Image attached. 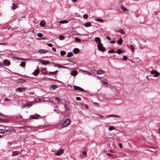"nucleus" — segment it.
<instances>
[{
	"instance_id": "4c0bfd02",
	"label": "nucleus",
	"mask_w": 160,
	"mask_h": 160,
	"mask_svg": "<svg viewBox=\"0 0 160 160\" xmlns=\"http://www.w3.org/2000/svg\"><path fill=\"white\" fill-rule=\"evenodd\" d=\"M102 82L103 85L105 86V87H107V83H108L102 81Z\"/></svg>"
},
{
	"instance_id": "864d4df0",
	"label": "nucleus",
	"mask_w": 160,
	"mask_h": 160,
	"mask_svg": "<svg viewBox=\"0 0 160 160\" xmlns=\"http://www.w3.org/2000/svg\"><path fill=\"white\" fill-rule=\"evenodd\" d=\"M106 39L110 41L111 40V38L109 36H107L106 37Z\"/></svg>"
},
{
	"instance_id": "2f4dec72",
	"label": "nucleus",
	"mask_w": 160,
	"mask_h": 160,
	"mask_svg": "<svg viewBox=\"0 0 160 160\" xmlns=\"http://www.w3.org/2000/svg\"><path fill=\"white\" fill-rule=\"evenodd\" d=\"M59 38L60 40H63L64 38V37L63 36L60 35L59 36Z\"/></svg>"
},
{
	"instance_id": "680f3d73",
	"label": "nucleus",
	"mask_w": 160,
	"mask_h": 160,
	"mask_svg": "<svg viewBox=\"0 0 160 160\" xmlns=\"http://www.w3.org/2000/svg\"><path fill=\"white\" fill-rule=\"evenodd\" d=\"M5 120H6L5 119H2V118H0V122L4 121Z\"/></svg>"
},
{
	"instance_id": "e2e57ef3",
	"label": "nucleus",
	"mask_w": 160,
	"mask_h": 160,
	"mask_svg": "<svg viewBox=\"0 0 160 160\" xmlns=\"http://www.w3.org/2000/svg\"><path fill=\"white\" fill-rule=\"evenodd\" d=\"M22 108H26V104L22 106Z\"/></svg>"
},
{
	"instance_id": "a211bd4d",
	"label": "nucleus",
	"mask_w": 160,
	"mask_h": 160,
	"mask_svg": "<svg viewBox=\"0 0 160 160\" xmlns=\"http://www.w3.org/2000/svg\"><path fill=\"white\" fill-rule=\"evenodd\" d=\"M104 72L102 70H98L97 72V74H101L103 73Z\"/></svg>"
},
{
	"instance_id": "bf43d9fd",
	"label": "nucleus",
	"mask_w": 160,
	"mask_h": 160,
	"mask_svg": "<svg viewBox=\"0 0 160 160\" xmlns=\"http://www.w3.org/2000/svg\"><path fill=\"white\" fill-rule=\"evenodd\" d=\"M84 106L87 108H88V107L87 105L86 104H84Z\"/></svg>"
},
{
	"instance_id": "cd10ccee",
	"label": "nucleus",
	"mask_w": 160,
	"mask_h": 160,
	"mask_svg": "<svg viewBox=\"0 0 160 160\" xmlns=\"http://www.w3.org/2000/svg\"><path fill=\"white\" fill-rule=\"evenodd\" d=\"M18 152L17 151H14L12 152V156H15L18 155Z\"/></svg>"
},
{
	"instance_id": "dca6fc26",
	"label": "nucleus",
	"mask_w": 160,
	"mask_h": 160,
	"mask_svg": "<svg viewBox=\"0 0 160 160\" xmlns=\"http://www.w3.org/2000/svg\"><path fill=\"white\" fill-rule=\"evenodd\" d=\"M12 10H15L16 8H17L18 7L17 5H15L14 3H13L12 4Z\"/></svg>"
},
{
	"instance_id": "774afa93",
	"label": "nucleus",
	"mask_w": 160,
	"mask_h": 160,
	"mask_svg": "<svg viewBox=\"0 0 160 160\" xmlns=\"http://www.w3.org/2000/svg\"><path fill=\"white\" fill-rule=\"evenodd\" d=\"M114 117H117V118H119L120 117L119 116L114 115Z\"/></svg>"
},
{
	"instance_id": "ddd939ff",
	"label": "nucleus",
	"mask_w": 160,
	"mask_h": 160,
	"mask_svg": "<svg viewBox=\"0 0 160 160\" xmlns=\"http://www.w3.org/2000/svg\"><path fill=\"white\" fill-rule=\"evenodd\" d=\"M84 26L86 27H88L91 26L92 24L90 22H87L84 24Z\"/></svg>"
},
{
	"instance_id": "473e14b6",
	"label": "nucleus",
	"mask_w": 160,
	"mask_h": 160,
	"mask_svg": "<svg viewBox=\"0 0 160 160\" xmlns=\"http://www.w3.org/2000/svg\"><path fill=\"white\" fill-rule=\"evenodd\" d=\"M75 41H76L77 42H81L80 39L79 38H78V37H76L75 38Z\"/></svg>"
},
{
	"instance_id": "a19ab883",
	"label": "nucleus",
	"mask_w": 160,
	"mask_h": 160,
	"mask_svg": "<svg viewBox=\"0 0 160 160\" xmlns=\"http://www.w3.org/2000/svg\"><path fill=\"white\" fill-rule=\"evenodd\" d=\"M5 130L2 129H0V133H4Z\"/></svg>"
},
{
	"instance_id": "0e129e2a",
	"label": "nucleus",
	"mask_w": 160,
	"mask_h": 160,
	"mask_svg": "<svg viewBox=\"0 0 160 160\" xmlns=\"http://www.w3.org/2000/svg\"><path fill=\"white\" fill-rule=\"evenodd\" d=\"M110 43H115V41L113 40H112L110 41Z\"/></svg>"
},
{
	"instance_id": "72a5a7b5",
	"label": "nucleus",
	"mask_w": 160,
	"mask_h": 160,
	"mask_svg": "<svg viewBox=\"0 0 160 160\" xmlns=\"http://www.w3.org/2000/svg\"><path fill=\"white\" fill-rule=\"evenodd\" d=\"M34 101L36 102H40L41 100L39 98H36L34 99Z\"/></svg>"
},
{
	"instance_id": "8fccbe9b",
	"label": "nucleus",
	"mask_w": 160,
	"mask_h": 160,
	"mask_svg": "<svg viewBox=\"0 0 160 160\" xmlns=\"http://www.w3.org/2000/svg\"><path fill=\"white\" fill-rule=\"evenodd\" d=\"M97 21L99 22H101L102 21V20L101 18H97Z\"/></svg>"
},
{
	"instance_id": "c756f323",
	"label": "nucleus",
	"mask_w": 160,
	"mask_h": 160,
	"mask_svg": "<svg viewBox=\"0 0 160 160\" xmlns=\"http://www.w3.org/2000/svg\"><path fill=\"white\" fill-rule=\"evenodd\" d=\"M115 128L113 126H110L108 128V130L109 131H111L112 130L115 129Z\"/></svg>"
},
{
	"instance_id": "c03bdc74",
	"label": "nucleus",
	"mask_w": 160,
	"mask_h": 160,
	"mask_svg": "<svg viewBox=\"0 0 160 160\" xmlns=\"http://www.w3.org/2000/svg\"><path fill=\"white\" fill-rule=\"evenodd\" d=\"M42 35H43L41 33H39L38 35V37L39 38L42 37Z\"/></svg>"
},
{
	"instance_id": "f257e3e1",
	"label": "nucleus",
	"mask_w": 160,
	"mask_h": 160,
	"mask_svg": "<svg viewBox=\"0 0 160 160\" xmlns=\"http://www.w3.org/2000/svg\"><path fill=\"white\" fill-rule=\"evenodd\" d=\"M98 49L100 51L103 52L105 50V48L103 46L101 42H99L98 45Z\"/></svg>"
},
{
	"instance_id": "1a4fd4ad",
	"label": "nucleus",
	"mask_w": 160,
	"mask_h": 160,
	"mask_svg": "<svg viewBox=\"0 0 160 160\" xmlns=\"http://www.w3.org/2000/svg\"><path fill=\"white\" fill-rule=\"evenodd\" d=\"M73 52L75 54H77L79 52V49L77 48H75L73 50Z\"/></svg>"
},
{
	"instance_id": "5fc2aeb1",
	"label": "nucleus",
	"mask_w": 160,
	"mask_h": 160,
	"mask_svg": "<svg viewBox=\"0 0 160 160\" xmlns=\"http://www.w3.org/2000/svg\"><path fill=\"white\" fill-rule=\"evenodd\" d=\"M54 66L55 67H58V66H59V64L56 63L54 64Z\"/></svg>"
},
{
	"instance_id": "a18cd8bd",
	"label": "nucleus",
	"mask_w": 160,
	"mask_h": 160,
	"mask_svg": "<svg viewBox=\"0 0 160 160\" xmlns=\"http://www.w3.org/2000/svg\"><path fill=\"white\" fill-rule=\"evenodd\" d=\"M156 71L152 70L151 71L150 73L152 74H154L155 72Z\"/></svg>"
},
{
	"instance_id": "f03ea898",
	"label": "nucleus",
	"mask_w": 160,
	"mask_h": 160,
	"mask_svg": "<svg viewBox=\"0 0 160 160\" xmlns=\"http://www.w3.org/2000/svg\"><path fill=\"white\" fill-rule=\"evenodd\" d=\"M70 121L69 119L67 118L66 119L63 123L62 128L65 127L68 125L70 124Z\"/></svg>"
},
{
	"instance_id": "f3484780",
	"label": "nucleus",
	"mask_w": 160,
	"mask_h": 160,
	"mask_svg": "<svg viewBox=\"0 0 160 160\" xmlns=\"http://www.w3.org/2000/svg\"><path fill=\"white\" fill-rule=\"evenodd\" d=\"M51 88H52L53 90H54L58 87V86L56 85H51Z\"/></svg>"
},
{
	"instance_id": "aec40b11",
	"label": "nucleus",
	"mask_w": 160,
	"mask_h": 160,
	"mask_svg": "<svg viewBox=\"0 0 160 160\" xmlns=\"http://www.w3.org/2000/svg\"><path fill=\"white\" fill-rule=\"evenodd\" d=\"M60 55L62 56H63L66 54V52L64 51H61L60 52Z\"/></svg>"
},
{
	"instance_id": "49530a36",
	"label": "nucleus",
	"mask_w": 160,
	"mask_h": 160,
	"mask_svg": "<svg viewBox=\"0 0 160 160\" xmlns=\"http://www.w3.org/2000/svg\"><path fill=\"white\" fill-rule=\"evenodd\" d=\"M47 45L48 46H49V47H52V44H51V43H47Z\"/></svg>"
},
{
	"instance_id": "603ef678",
	"label": "nucleus",
	"mask_w": 160,
	"mask_h": 160,
	"mask_svg": "<svg viewBox=\"0 0 160 160\" xmlns=\"http://www.w3.org/2000/svg\"><path fill=\"white\" fill-rule=\"evenodd\" d=\"M114 117V115L111 114V115H108L106 116V118H108L109 117Z\"/></svg>"
},
{
	"instance_id": "9b49d317",
	"label": "nucleus",
	"mask_w": 160,
	"mask_h": 160,
	"mask_svg": "<svg viewBox=\"0 0 160 160\" xmlns=\"http://www.w3.org/2000/svg\"><path fill=\"white\" fill-rule=\"evenodd\" d=\"M38 52L41 53H46L48 52V51L44 49H40Z\"/></svg>"
},
{
	"instance_id": "a878e982",
	"label": "nucleus",
	"mask_w": 160,
	"mask_h": 160,
	"mask_svg": "<svg viewBox=\"0 0 160 160\" xmlns=\"http://www.w3.org/2000/svg\"><path fill=\"white\" fill-rule=\"evenodd\" d=\"M73 54L71 52H68V54L67 55V57H71L73 56Z\"/></svg>"
},
{
	"instance_id": "412c9836",
	"label": "nucleus",
	"mask_w": 160,
	"mask_h": 160,
	"mask_svg": "<svg viewBox=\"0 0 160 160\" xmlns=\"http://www.w3.org/2000/svg\"><path fill=\"white\" fill-rule=\"evenodd\" d=\"M26 65V62L24 61H22L21 62L20 64V66L22 67H24Z\"/></svg>"
},
{
	"instance_id": "13d9d810",
	"label": "nucleus",
	"mask_w": 160,
	"mask_h": 160,
	"mask_svg": "<svg viewBox=\"0 0 160 160\" xmlns=\"http://www.w3.org/2000/svg\"><path fill=\"white\" fill-rule=\"evenodd\" d=\"M7 44V43H0V45H6Z\"/></svg>"
},
{
	"instance_id": "39448f33",
	"label": "nucleus",
	"mask_w": 160,
	"mask_h": 160,
	"mask_svg": "<svg viewBox=\"0 0 160 160\" xmlns=\"http://www.w3.org/2000/svg\"><path fill=\"white\" fill-rule=\"evenodd\" d=\"M78 74V72L76 70H74L71 71L70 74L72 76H75Z\"/></svg>"
},
{
	"instance_id": "79ce46f5",
	"label": "nucleus",
	"mask_w": 160,
	"mask_h": 160,
	"mask_svg": "<svg viewBox=\"0 0 160 160\" xmlns=\"http://www.w3.org/2000/svg\"><path fill=\"white\" fill-rule=\"evenodd\" d=\"M20 82L21 83H24L25 82V80L22 79H20Z\"/></svg>"
},
{
	"instance_id": "20e7f679",
	"label": "nucleus",
	"mask_w": 160,
	"mask_h": 160,
	"mask_svg": "<svg viewBox=\"0 0 160 160\" xmlns=\"http://www.w3.org/2000/svg\"><path fill=\"white\" fill-rule=\"evenodd\" d=\"M74 89L75 90H78L79 91H84V90L81 87L77 86L76 85H74L73 87Z\"/></svg>"
},
{
	"instance_id": "09e8293b",
	"label": "nucleus",
	"mask_w": 160,
	"mask_h": 160,
	"mask_svg": "<svg viewBox=\"0 0 160 160\" xmlns=\"http://www.w3.org/2000/svg\"><path fill=\"white\" fill-rule=\"evenodd\" d=\"M12 131V129H11L9 128L8 129H7L6 130V132H10Z\"/></svg>"
},
{
	"instance_id": "338daca9",
	"label": "nucleus",
	"mask_w": 160,
	"mask_h": 160,
	"mask_svg": "<svg viewBox=\"0 0 160 160\" xmlns=\"http://www.w3.org/2000/svg\"><path fill=\"white\" fill-rule=\"evenodd\" d=\"M98 115L99 116L100 118H104V116H102L101 115L99 114H98Z\"/></svg>"
},
{
	"instance_id": "9d476101",
	"label": "nucleus",
	"mask_w": 160,
	"mask_h": 160,
	"mask_svg": "<svg viewBox=\"0 0 160 160\" xmlns=\"http://www.w3.org/2000/svg\"><path fill=\"white\" fill-rule=\"evenodd\" d=\"M40 62L43 65H47L49 63V62L48 61L41 60Z\"/></svg>"
},
{
	"instance_id": "c9c22d12",
	"label": "nucleus",
	"mask_w": 160,
	"mask_h": 160,
	"mask_svg": "<svg viewBox=\"0 0 160 160\" xmlns=\"http://www.w3.org/2000/svg\"><path fill=\"white\" fill-rule=\"evenodd\" d=\"M83 18L84 19H86L88 18V16L87 14H84L83 15Z\"/></svg>"
},
{
	"instance_id": "423d86ee",
	"label": "nucleus",
	"mask_w": 160,
	"mask_h": 160,
	"mask_svg": "<svg viewBox=\"0 0 160 160\" xmlns=\"http://www.w3.org/2000/svg\"><path fill=\"white\" fill-rule=\"evenodd\" d=\"M63 152V150L62 149H61L55 153V155L57 156H59L61 155Z\"/></svg>"
},
{
	"instance_id": "ea45409f",
	"label": "nucleus",
	"mask_w": 160,
	"mask_h": 160,
	"mask_svg": "<svg viewBox=\"0 0 160 160\" xmlns=\"http://www.w3.org/2000/svg\"><path fill=\"white\" fill-rule=\"evenodd\" d=\"M127 58L125 56H124L122 58V60L123 61H126L127 60Z\"/></svg>"
},
{
	"instance_id": "6e6d98bb",
	"label": "nucleus",
	"mask_w": 160,
	"mask_h": 160,
	"mask_svg": "<svg viewBox=\"0 0 160 160\" xmlns=\"http://www.w3.org/2000/svg\"><path fill=\"white\" fill-rule=\"evenodd\" d=\"M0 66H5V64L3 63H0Z\"/></svg>"
},
{
	"instance_id": "4468645a",
	"label": "nucleus",
	"mask_w": 160,
	"mask_h": 160,
	"mask_svg": "<svg viewBox=\"0 0 160 160\" xmlns=\"http://www.w3.org/2000/svg\"><path fill=\"white\" fill-rule=\"evenodd\" d=\"M122 42H123V40L122 39V38H119V40H118L117 41V43L118 44L121 45L122 44Z\"/></svg>"
},
{
	"instance_id": "b1692460",
	"label": "nucleus",
	"mask_w": 160,
	"mask_h": 160,
	"mask_svg": "<svg viewBox=\"0 0 160 160\" xmlns=\"http://www.w3.org/2000/svg\"><path fill=\"white\" fill-rule=\"evenodd\" d=\"M100 41H101V39L99 37H96L95 38V41L96 42H100Z\"/></svg>"
},
{
	"instance_id": "0eeeda50",
	"label": "nucleus",
	"mask_w": 160,
	"mask_h": 160,
	"mask_svg": "<svg viewBox=\"0 0 160 160\" xmlns=\"http://www.w3.org/2000/svg\"><path fill=\"white\" fill-rule=\"evenodd\" d=\"M40 71L39 70L36 69L34 72L32 73V74L34 76H37L39 73Z\"/></svg>"
},
{
	"instance_id": "6e6552de",
	"label": "nucleus",
	"mask_w": 160,
	"mask_h": 160,
	"mask_svg": "<svg viewBox=\"0 0 160 160\" xmlns=\"http://www.w3.org/2000/svg\"><path fill=\"white\" fill-rule=\"evenodd\" d=\"M3 63L5 64V66H8L11 64L10 62L7 59L4 60L3 61Z\"/></svg>"
},
{
	"instance_id": "f8f14e48",
	"label": "nucleus",
	"mask_w": 160,
	"mask_h": 160,
	"mask_svg": "<svg viewBox=\"0 0 160 160\" xmlns=\"http://www.w3.org/2000/svg\"><path fill=\"white\" fill-rule=\"evenodd\" d=\"M26 88L23 87H19L17 88L16 90H18L19 92H21L24 91L25 90Z\"/></svg>"
},
{
	"instance_id": "6ab92c4d",
	"label": "nucleus",
	"mask_w": 160,
	"mask_h": 160,
	"mask_svg": "<svg viewBox=\"0 0 160 160\" xmlns=\"http://www.w3.org/2000/svg\"><path fill=\"white\" fill-rule=\"evenodd\" d=\"M108 53H116V52L113 49H112L109 50L108 51Z\"/></svg>"
},
{
	"instance_id": "7ed1b4c3",
	"label": "nucleus",
	"mask_w": 160,
	"mask_h": 160,
	"mask_svg": "<svg viewBox=\"0 0 160 160\" xmlns=\"http://www.w3.org/2000/svg\"><path fill=\"white\" fill-rule=\"evenodd\" d=\"M40 117V115L38 114L35 115H32L29 116V118L30 119H37Z\"/></svg>"
},
{
	"instance_id": "3c124183",
	"label": "nucleus",
	"mask_w": 160,
	"mask_h": 160,
	"mask_svg": "<svg viewBox=\"0 0 160 160\" xmlns=\"http://www.w3.org/2000/svg\"><path fill=\"white\" fill-rule=\"evenodd\" d=\"M76 99L77 101H80L81 100V98L79 97H77L76 98Z\"/></svg>"
},
{
	"instance_id": "5701e85b",
	"label": "nucleus",
	"mask_w": 160,
	"mask_h": 160,
	"mask_svg": "<svg viewBox=\"0 0 160 160\" xmlns=\"http://www.w3.org/2000/svg\"><path fill=\"white\" fill-rule=\"evenodd\" d=\"M26 104V108H29L30 107H31L32 105V102H30L28 103V104Z\"/></svg>"
},
{
	"instance_id": "69168bd1",
	"label": "nucleus",
	"mask_w": 160,
	"mask_h": 160,
	"mask_svg": "<svg viewBox=\"0 0 160 160\" xmlns=\"http://www.w3.org/2000/svg\"><path fill=\"white\" fill-rule=\"evenodd\" d=\"M49 73L51 74H53V75L55 74L54 72H49Z\"/></svg>"
},
{
	"instance_id": "4be33fe9",
	"label": "nucleus",
	"mask_w": 160,
	"mask_h": 160,
	"mask_svg": "<svg viewBox=\"0 0 160 160\" xmlns=\"http://www.w3.org/2000/svg\"><path fill=\"white\" fill-rule=\"evenodd\" d=\"M68 22V21L67 20H61L59 22V23L61 24H63L64 23H67Z\"/></svg>"
},
{
	"instance_id": "052dcab7",
	"label": "nucleus",
	"mask_w": 160,
	"mask_h": 160,
	"mask_svg": "<svg viewBox=\"0 0 160 160\" xmlns=\"http://www.w3.org/2000/svg\"><path fill=\"white\" fill-rule=\"evenodd\" d=\"M119 147L121 148H122V147L121 143H119Z\"/></svg>"
},
{
	"instance_id": "4d7b16f0",
	"label": "nucleus",
	"mask_w": 160,
	"mask_h": 160,
	"mask_svg": "<svg viewBox=\"0 0 160 160\" xmlns=\"http://www.w3.org/2000/svg\"><path fill=\"white\" fill-rule=\"evenodd\" d=\"M52 50L54 52H56V49L54 47H52Z\"/></svg>"
},
{
	"instance_id": "7c9ffc66",
	"label": "nucleus",
	"mask_w": 160,
	"mask_h": 160,
	"mask_svg": "<svg viewBox=\"0 0 160 160\" xmlns=\"http://www.w3.org/2000/svg\"><path fill=\"white\" fill-rule=\"evenodd\" d=\"M118 32L122 34H123L124 33V32L121 29H119Z\"/></svg>"
},
{
	"instance_id": "f704fd0d",
	"label": "nucleus",
	"mask_w": 160,
	"mask_h": 160,
	"mask_svg": "<svg viewBox=\"0 0 160 160\" xmlns=\"http://www.w3.org/2000/svg\"><path fill=\"white\" fill-rule=\"evenodd\" d=\"M40 24L41 25V26L43 27L45 25V23L43 21H42V22H40Z\"/></svg>"
},
{
	"instance_id": "58836bf2",
	"label": "nucleus",
	"mask_w": 160,
	"mask_h": 160,
	"mask_svg": "<svg viewBox=\"0 0 160 160\" xmlns=\"http://www.w3.org/2000/svg\"><path fill=\"white\" fill-rule=\"evenodd\" d=\"M67 105H68L66 103H65L64 105V108H65V110H69V109L68 108H67Z\"/></svg>"
},
{
	"instance_id": "393cba45",
	"label": "nucleus",
	"mask_w": 160,
	"mask_h": 160,
	"mask_svg": "<svg viewBox=\"0 0 160 160\" xmlns=\"http://www.w3.org/2000/svg\"><path fill=\"white\" fill-rule=\"evenodd\" d=\"M121 8L124 11H128V10L125 7L123 6H121Z\"/></svg>"
},
{
	"instance_id": "2eb2a0df",
	"label": "nucleus",
	"mask_w": 160,
	"mask_h": 160,
	"mask_svg": "<svg viewBox=\"0 0 160 160\" xmlns=\"http://www.w3.org/2000/svg\"><path fill=\"white\" fill-rule=\"evenodd\" d=\"M55 99L58 102L61 103L62 102L61 99L58 97H55Z\"/></svg>"
},
{
	"instance_id": "e433bc0d",
	"label": "nucleus",
	"mask_w": 160,
	"mask_h": 160,
	"mask_svg": "<svg viewBox=\"0 0 160 160\" xmlns=\"http://www.w3.org/2000/svg\"><path fill=\"white\" fill-rule=\"evenodd\" d=\"M122 50L120 49L118 50L116 52L119 54H121L122 53Z\"/></svg>"
},
{
	"instance_id": "37998d69",
	"label": "nucleus",
	"mask_w": 160,
	"mask_h": 160,
	"mask_svg": "<svg viewBox=\"0 0 160 160\" xmlns=\"http://www.w3.org/2000/svg\"><path fill=\"white\" fill-rule=\"evenodd\" d=\"M67 60L71 62H73L74 60V59H73L70 58L67 59Z\"/></svg>"
},
{
	"instance_id": "bb28decb",
	"label": "nucleus",
	"mask_w": 160,
	"mask_h": 160,
	"mask_svg": "<svg viewBox=\"0 0 160 160\" xmlns=\"http://www.w3.org/2000/svg\"><path fill=\"white\" fill-rule=\"evenodd\" d=\"M159 76V73L157 71H156L154 73V77H158Z\"/></svg>"
},
{
	"instance_id": "c85d7f7f",
	"label": "nucleus",
	"mask_w": 160,
	"mask_h": 160,
	"mask_svg": "<svg viewBox=\"0 0 160 160\" xmlns=\"http://www.w3.org/2000/svg\"><path fill=\"white\" fill-rule=\"evenodd\" d=\"M127 47H128V48H130V49H131V50H132V52H133V51H134V48L133 47L132 45H130V47H129V46H127Z\"/></svg>"
},
{
	"instance_id": "de8ad7c7",
	"label": "nucleus",
	"mask_w": 160,
	"mask_h": 160,
	"mask_svg": "<svg viewBox=\"0 0 160 160\" xmlns=\"http://www.w3.org/2000/svg\"><path fill=\"white\" fill-rule=\"evenodd\" d=\"M82 154L83 155L86 156L87 155V152L85 151H83Z\"/></svg>"
}]
</instances>
